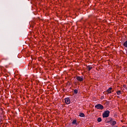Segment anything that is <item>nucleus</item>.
<instances>
[{
    "label": "nucleus",
    "mask_w": 127,
    "mask_h": 127,
    "mask_svg": "<svg viewBox=\"0 0 127 127\" xmlns=\"http://www.w3.org/2000/svg\"><path fill=\"white\" fill-rule=\"evenodd\" d=\"M116 124H117V122L115 121H112V125L113 126H115V125H116Z\"/></svg>",
    "instance_id": "13"
},
{
    "label": "nucleus",
    "mask_w": 127,
    "mask_h": 127,
    "mask_svg": "<svg viewBox=\"0 0 127 127\" xmlns=\"http://www.w3.org/2000/svg\"><path fill=\"white\" fill-rule=\"evenodd\" d=\"M109 120H110V122H112V119L111 118H109Z\"/></svg>",
    "instance_id": "14"
},
{
    "label": "nucleus",
    "mask_w": 127,
    "mask_h": 127,
    "mask_svg": "<svg viewBox=\"0 0 127 127\" xmlns=\"http://www.w3.org/2000/svg\"><path fill=\"white\" fill-rule=\"evenodd\" d=\"M124 46H125V47H127V41H126L125 42H124Z\"/></svg>",
    "instance_id": "12"
},
{
    "label": "nucleus",
    "mask_w": 127,
    "mask_h": 127,
    "mask_svg": "<svg viewBox=\"0 0 127 127\" xmlns=\"http://www.w3.org/2000/svg\"><path fill=\"white\" fill-rule=\"evenodd\" d=\"M110 122H108V123H110Z\"/></svg>",
    "instance_id": "15"
},
{
    "label": "nucleus",
    "mask_w": 127,
    "mask_h": 127,
    "mask_svg": "<svg viewBox=\"0 0 127 127\" xmlns=\"http://www.w3.org/2000/svg\"><path fill=\"white\" fill-rule=\"evenodd\" d=\"M117 95H121L122 94V91L121 90H119L117 92Z\"/></svg>",
    "instance_id": "8"
},
{
    "label": "nucleus",
    "mask_w": 127,
    "mask_h": 127,
    "mask_svg": "<svg viewBox=\"0 0 127 127\" xmlns=\"http://www.w3.org/2000/svg\"><path fill=\"white\" fill-rule=\"evenodd\" d=\"M113 88L112 87L109 88L107 90V92L108 93V94H111V93H112V89Z\"/></svg>",
    "instance_id": "5"
},
{
    "label": "nucleus",
    "mask_w": 127,
    "mask_h": 127,
    "mask_svg": "<svg viewBox=\"0 0 127 127\" xmlns=\"http://www.w3.org/2000/svg\"><path fill=\"white\" fill-rule=\"evenodd\" d=\"M97 121L98 122V123H100V122H102V118H98L97 119Z\"/></svg>",
    "instance_id": "10"
},
{
    "label": "nucleus",
    "mask_w": 127,
    "mask_h": 127,
    "mask_svg": "<svg viewBox=\"0 0 127 127\" xmlns=\"http://www.w3.org/2000/svg\"><path fill=\"white\" fill-rule=\"evenodd\" d=\"M95 108L98 110H103L104 106H103V105H101L100 104H98L95 106Z\"/></svg>",
    "instance_id": "2"
},
{
    "label": "nucleus",
    "mask_w": 127,
    "mask_h": 127,
    "mask_svg": "<svg viewBox=\"0 0 127 127\" xmlns=\"http://www.w3.org/2000/svg\"><path fill=\"white\" fill-rule=\"evenodd\" d=\"M110 116V111H106L103 114V118H108Z\"/></svg>",
    "instance_id": "1"
},
{
    "label": "nucleus",
    "mask_w": 127,
    "mask_h": 127,
    "mask_svg": "<svg viewBox=\"0 0 127 127\" xmlns=\"http://www.w3.org/2000/svg\"><path fill=\"white\" fill-rule=\"evenodd\" d=\"M64 100L65 103H66L67 105H69V104H70V99H69V98H66Z\"/></svg>",
    "instance_id": "4"
},
{
    "label": "nucleus",
    "mask_w": 127,
    "mask_h": 127,
    "mask_svg": "<svg viewBox=\"0 0 127 127\" xmlns=\"http://www.w3.org/2000/svg\"><path fill=\"white\" fill-rule=\"evenodd\" d=\"M79 117H81V118H84V117H85V114H84V113H80L79 114Z\"/></svg>",
    "instance_id": "7"
},
{
    "label": "nucleus",
    "mask_w": 127,
    "mask_h": 127,
    "mask_svg": "<svg viewBox=\"0 0 127 127\" xmlns=\"http://www.w3.org/2000/svg\"><path fill=\"white\" fill-rule=\"evenodd\" d=\"M73 92H74V94H78V90H77V89H74L73 90Z\"/></svg>",
    "instance_id": "11"
},
{
    "label": "nucleus",
    "mask_w": 127,
    "mask_h": 127,
    "mask_svg": "<svg viewBox=\"0 0 127 127\" xmlns=\"http://www.w3.org/2000/svg\"><path fill=\"white\" fill-rule=\"evenodd\" d=\"M87 68L88 69V70L90 71V70H92L93 67L92 66H90V65H89L87 66Z\"/></svg>",
    "instance_id": "9"
},
{
    "label": "nucleus",
    "mask_w": 127,
    "mask_h": 127,
    "mask_svg": "<svg viewBox=\"0 0 127 127\" xmlns=\"http://www.w3.org/2000/svg\"><path fill=\"white\" fill-rule=\"evenodd\" d=\"M76 79L77 80V81H79L80 82H82V81H83V80H84V78H83V77H82L81 76H77L76 77Z\"/></svg>",
    "instance_id": "3"
},
{
    "label": "nucleus",
    "mask_w": 127,
    "mask_h": 127,
    "mask_svg": "<svg viewBox=\"0 0 127 127\" xmlns=\"http://www.w3.org/2000/svg\"><path fill=\"white\" fill-rule=\"evenodd\" d=\"M72 124L73 125H78L77 124V121L76 120H74L73 121H72Z\"/></svg>",
    "instance_id": "6"
}]
</instances>
